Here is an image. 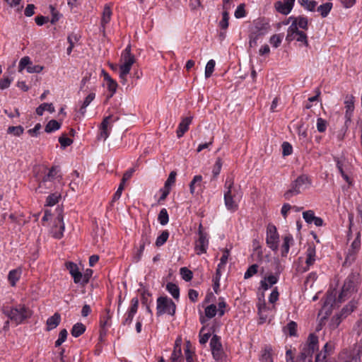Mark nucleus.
<instances>
[{
	"label": "nucleus",
	"mask_w": 362,
	"mask_h": 362,
	"mask_svg": "<svg viewBox=\"0 0 362 362\" xmlns=\"http://www.w3.org/2000/svg\"><path fill=\"white\" fill-rule=\"evenodd\" d=\"M2 313L16 325L22 323L32 315L31 310L23 304H19L12 308L4 307Z\"/></svg>",
	"instance_id": "1"
},
{
	"label": "nucleus",
	"mask_w": 362,
	"mask_h": 362,
	"mask_svg": "<svg viewBox=\"0 0 362 362\" xmlns=\"http://www.w3.org/2000/svg\"><path fill=\"white\" fill-rule=\"evenodd\" d=\"M310 185V180L306 175L298 176L291 184V188L288 189L284 194V197L286 200H289L292 197L297 195L301 192V189H305Z\"/></svg>",
	"instance_id": "2"
},
{
	"label": "nucleus",
	"mask_w": 362,
	"mask_h": 362,
	"mask_svg": "<svg viewBox=\"0 0 362 362\" xmlns=\"http://www.w3.org/2000/svg\"><path fill=\"white\" fill-rule=\"evenodd\" d=\"M156 315L160 317L164 314L174 316L176 311V305L168 296H160L156 300Z\"/></svg>",
	"instance_id": "3"
},
{
	"label": "nucleus",
	"mask_w": 362,
	"mask_h": 362,
	"mask_svg": "<svg viewBox=\"0 0 362 362\" xmlns=\"http://www.w3.org/2000/svg\"><path fill=\"white\" fill-rule=\"evenodd\" d=\"M357 276L351 274L346 278L338 296V301L342 302L352 293L357 286Z\"/></svg>",
	"instance_id": "4"
},
{
	"label": "nucleus",
	"mask_w": 362,
	"mask_h": 362,
	"mask_svg": "<svg viewBox=\"0 0 362 362\" xmlns=\"http://www.w3.org/2000/svg\"><path fill=\"white\" fill-rule=\"evenodd\" d=\"M233 186V179L227 177L225 182V187L227 190L224 193V202L226 207L230 211H235L238 209V204L233 200L232 194V188Z\"/></svg>",
	"instance_id": "5"
},
{
	"label": "nucleus",
	"mask_w": 362,
	"mask_h": 362,
	"mask_svg": "<svg viewBox=\"0 0 362 362\" xmlns=\"http://www.w3.org/2000/svg\"><path fill=\"white\" fill-rule=\"evenodd\" d=\"M279 236L276 226L269 223L267 228L266 243L272 250H277L279 247Z\"/></svg>",
	"instance_id": "6"
},
{
	"label": "nucleus",
	"mask_w": 362,
	"mask_h": 362,
	"mask_svg": "<svg viewBox=\"0 0 362 362\" xmlns=\"http://www.w3.org/2000/svg\"><path fill=\"white\" fill-rule=\"evenodd\" d=\"M270 28V25L267 20L264 18H259L255 21L254 27L250 34L259 39L269 32Z\"/></svg>",
	"instance_id": "7"
},
{
	"label": "nucleus",
	"mask_w": 362,
	"mask_h": 362,
	"mask_svg": "<svg viewBox=\"0 0 362 362\" xmlns=\"http://www.w3.org/2000/svg\"><path fill=\"white\" fill-rule=\"evenodd\" d=\"M57 211L58 212L57 216L56 218L58 223L55 224L51 230V233L53 238L56 239H61L63 237L64 231V217H63V210L62 209L58 207L57 209Z\"/></svg>",
	"instance_id": "8"
},
{
	"label": "nucleus",
	"mask_w": 362,
	"mask_h": 362,
	"mask_svg": "<svg viewBox=\"0 0 362 362\" xmlns=\"http://www.w3.org/2000/svg\"><path fill=\"white\" fill-rule=\"evenodd\" d=\"M361 247V239H360V235L358 234L357 237L355 238V240L353 241L351 245V248L349 249L348 254L346 257L344 263H349L351 264L352 262H354L356 257V253L360 249Z\"/></svg>",
	"instance_id": "9"
},
{
	"label": "nucleus",
	"mask_w": 362,
	"mask_h": 362,
	"mask_svg": "<svg viewBox=\"0 0 362 362\" xmlns=\"http://www.w3.org/2000/svg\"><path fill=\"white\" fill-rule=\"evenodd\" d=\"M354 102L355 98L352 95H347L345 98V125L347 127L349 123L351 122V117L353 115V112L354 110Z\"/></svg>",
	"instance_id": "10"
},
{
	"label": "nucleus",
	"mask_w": 362,
	"mask_h": 362,
	"mask_svg": "<svg viewBox=\"0 0 362 362\" xmlns=\"http://www.w3.org/2000/svg\"><path fill=\"white\" fill-rule=\"evenodd\" d=\"M305 254H306V260H305L306 267L303 269L302 272H307L309 269L310 267L312 266L315 262L316 250H315V245L313 243L308 244V247H307Z\"/></svg>",
	"instance_id": "11"
},
{
	"label": "nucleus",
	"mask_w": 362,
	"mask_h": 362,
	"mask_svg": "<svg viewBox=\"0 0 362 362\" xmlns=\"http://www.w3.org/2000/svg\"><path fill=\"white\" fill-rule=\"evenodd\" d=\"M104 80L107 82V88L110 92V94L107 95L106 100L105 103H107V101L115 95L117 88V83L115 80L111 78V76L107 74L105 70L102 71Z\"/></svg>",
	"instance_id": "12"
},
{
	"label": "nucleus",
	"mask_w": 362,
	"mask_h": 362,
	"mask_svg": "<svg viewBox=\"0 0 362 362\" xmlns=\"http://www.w3.org/2000/svg\"><path fill=\"white\" fill-rule=\"evenodd\" d=\"M209 245V240L206 233H202L199 235V239L195 243V250L197 255H201L206 252Z\"/></svg>",
	"instance_id": "13"
},
{
	"label": "nucleus",
	"mask_w": 362,
	"mask_h": 362,
	"mask_svg": "<svg viewBox=\"0 0 362 362\" xmlns=\"http://www.w3.org/2000/svg\"><path fill=\"white\" fill-rule=\"evenodd\" d=\"M112 115H109L103 118L100 125V133L98 136V139H103L104 141H105L108 138L110 135L108 125L110 122L112 121Z\"/></svg>",
	"instance_id": "14"
},
{
	"label": "nucleus",
	"mask_w": 362,
	"mask_h": 362,
	"mask_svg": "<svg viewBox=\"0 0 362 362\" xmlns=\"http://www.w3.org/2000/svg\"><path fill=\"white\" fill-rule=\"evenodd\" d=\"M65 265L69 274L73 277L74 283L79 284L81 282V278L82 277V273L79 271L77 264L73 262H67L65 263Z\"/></svg>",
	"instance_id": "15"
},
{
	"label": "nucleus",
	"mask_w": 362,
	"mask_h": 362,
	"mask_svg": "<svg viewBox=\"0 0 362 362\" xmlns=\"http://www.w3.org/2000/svg\"><path fill=\"white\" fill-rule=\"evenodd\" d=\"M289 19L292 20L291 25H294L296 28H300L305 30L308 29V20L307 17L304 16H299L298 17L291 16Z\"/></svg>",
	"instance_id": "16"
},
{
	"label": "nucleus",
	"mask_w": 362,
	"mask_h": 362,
	"mask_svg": "<svg viewBox=\"0 0 362 362\" xmlns=\"http://www.w3.org/2000/svg\"><path fill=\"white\" fill-rule=\"evenodd\" d=\"M192 121V117H186L180 122L177 129V136L181 138L189 129V126Z\"/></svg>",
	"instance_id": "17"
},
{
	"label": "nucleus",
	"mask_w": 362,
	"mask_h": 362,
	"mask_svg": "<svg viewBox=\"0 0 362 362\" xmlns=\"http://www.w3.org/2000/svg\"><path fill=\"white\" fill-rule=\"evenodd\" d=\"M151 228L149 224H144L143 226L142 234L140 243L143 245H150L151 242Z\"/></svg>",
	"instance_id": "18"
},
{
	"label": "nucleus",
	"mask_w": 362,
	"mask_h": 362,
	"mask_svg": "<svg viewBox=\"0 0 362 362\" xmlns=\"http://www.w3.org/2000/svg\"><path fill=\"white\" fill-rule=\"evenodd\" d=\"M81 36L79 33L72 32L67 37V41L69 44V47L66 49V53L68 55H70L75 44L81 39Z\"/></svg>",
	"instance_id": "19"
},
{
	"label": "nucleus",
	"mask_w": 362,
	"mask_h": 362,
	"mask_svg": "<svg viewBox=\"0 0 362 362\" xmlns=\"http://www.w3.org/2000/svg\"><path fill=\"white\" fill-rule=\"evenodd\" d=\"M61 322V315L58 313H55L52 316L47 320V330L50 331L56 328Z\"/></svg>",
	"instance_id": "20"
},
{
	"label": "nucleus",
	"mask_w": 362,
	"mask_h": 362,
	"mask_svg": "<svg viewBox=\"0 0 362 362\" xmlns=\"http://www.w3.org/2000/svg\"><path fill=\"white\" fill-rule=\"evenodd\" d=\"M334 302L335 299L332 295L327 296L323 303L322 308L318 315H320L323 311H325V313L327 312L329 315H330L331 308L333 306Z\"/></svg>",
	"instance_id": "21"
},
{
	"label": "nucleus",
	"mask_w": 362,
	"mask_h": 362,
	"mask_svg": "<svg viewBox=\"0 0 362 362\" xmlns=\"http://www.w3.org/2000/svg\"><path fill=\"white\" fill-rule=\"evenodd\" d=\"M86 327L81 322H77L72 327L71 334L74 337H78L86 332Z\"/></svg>",
	"instance_id": "22"
},
{
	"label": "nucleus",
	"mask_w": 362,
	"mask_h": 362,
	"mask_svg": "<svg viewBox=\"0 0 362 362\" xmlns=\"http://www.w3.org/2000/svg\"><path fill=\"white\" fill-rule=\"evenodd\" d=\"M295 34H296V40L303 43L305 47H309V43L308 40V36L306 33L302 30H300L298 28L295 26Z\"/></svg>",
	"instance_id": "23"
},
{
	"label": "nucleus",
	"mask_w": 362,
	"mask_h": 362,
	"mask_svg": "<svg viewBox=\"0 0 362 362\" xmlns=\"http://www.w3.org/2000/svg\"><path fill=\"white\" fill-rule=\"evenodd\" d=\"M57 166H52L49 170V172L44 175L42 177V184L44 185L45 182H49L51 185V182H53V180H54L57 174Z\"/></svg>",
	"instance_id": "24"
},
{
	"label": "nucleus",
	"mask_w": 362,
	"mask_h": 362,
	"mask_svg": "<svg viewBox=\"0 0 362 362\" xmlns=\"http://www.w3.org/2000/svg\"><path fill=\"white\" fill-rule=\"evenodd\" d=\"M334 160L336 162L337 168L341 175L342 177L347 182H350V178L348 176V175L344 172V160H340L338 157H334Z\"/></svg>",
	"instance_id": "25"
},
{
	"label": "nucleus",
	"mask_w": 362,
	"mask_h": 362,
	"mask_svg": "<svg viewBox=\"0 0 362 362\" xmlns=\"http://www.w3.org/2000/svg\"><path fill=\"white\" fill-rule=\"evenodd\" d=\"M45 110H47L50 113H53L55 111V109L52 103H45L36 108V114L39 116H42Z\"/></svg>",
	"instance_id": "26"
},
{
	"label": "nucleus",
	"mask_w": 362,
	"mask_h": 362,
	"mask_svg": "<svg viewBox=\"0 0 362 362\" xmlns=\"http://www.w3.org/2000/svg\"><path fill=\"white\" fill-rule=\"evenodd\" d=\"M21 274L20 269H13L9 272L8 275V280L12 286H16V282L19 280Z\"/></svg>",
	"instance_id": "27"
},
{
	"label": "nucleus",
	"mask_w": 362,
	"mask_h": 362,
	"mask_svg": "<svg viewBox=\"0 0 362 362\" xmlns=\"http://www.w3.org/2000/svg\"><path fill=\"white\" fill-rule=\"evenodd\" d=\"M166 290L172 295L175 299L178 300L180 298V288L177 285L174 283L169 282L166 285Z\"/></svg>",
	"instance_id": "28"
},
{
	"label": "nucleus",
	"mask_w": 362,
	"mask_h": 362,
	"mask_svg": "<svg viewBox=\"0 0 362 362\" xmlns=\"http://www.w3.org/2000/svg\"><path fill=\"white\" fill-rule=\"evenodd\" d=\"M298 325L294 321L289 322L286 327H284V332L288 333L290 337L297 336Z\"/></svg>",
	"instance_id": "29"
},
{
	"label": "nucleus",
	"mask_w": 362,
	"mask_h": 362,
	"mask_svg": "<svg viewBox=\"0 0 362 362\" xmlns=\"http://www.w3.org/2000/svg\"><path fill=\"white\" fill-rule=\"evenodd\" d=\"M272 351L273 350L271 346H266L262 351L260 361L262 362H273L272 358Z\"/></svg>",
	"instance_id": "30"
},
{
	"label": "nucleus",
	"mask_w": 362,
	"mask_h": 362,
	"mask_svg": "<svg viewBox=\"0 0 362 362\" xmlns=\"http://www.w3.org/2000/svg\"><path fill=\"white\" fill-rule=\"evenodd\" d=\"M293 237L291 235H286L284 238V243L282 245L281 256L286 257L289 251L290 243L293 242Z\"/></svg>",
	"instance_id": "31"
},
{
	"label": "nucleus",
	"mask_w": 362,
	"mask_h": 362,
	"mask_svg": "<svg viewBox=\"0 0 362 362\" xmlns=\"http://www.w3.org/2000/svg\"><path fill=\"white\" fill-rule=\"evenodd\" d=\"M275 8L278 12L284 15H288L292 10L287 4L280 1L275 3Z\"/></svg>",
	"instance_id": "32"
},
{
	"label": "nucleus",
	"mask_w": 362,
	"mask_h": 362,
	"mask_svg": "<svg viewBox=\"0 0 362 362\" xmlns=\"http://www.w3.org/2000/svg\"><path fill=\"white\" fill-rule=\"evenodd\" d=\"M332 6L333 4L331 2L325 3L317 8V11L320 13V15L322 18H325L328 16L330 11L332 10Z\"/></svg>",
	"instance_id": "33"
},
{
	"label": "nucleus",
	"mask_w": 362,
	"mask_h": 362,
	"mask_svg": "<svg viewBox=\"0 0 362 362\" xmlns=\"http://www.w3.org/2000/svg\"><path fill=\"white\" fill-rule=\"evenodd\" d=\"M112 16V11L110 8L107 6H105L103 9V16L101 18V25L105 28V26L106 24H107L110 19Z\"/></svg>",
	"instance_id": "34"
},
{
	"label": "nucleus",
	"mask_w": 362,
	"mask_h": 362,
	"mask_svg": "<svg viewBox=\"0 0 362 362\" xmlns=\"http://www.w3.org/2000/svg\"><path fill=\"white\" fill-rule=\"evenodd\" d=\"M61 127V123L55 119H51L46 124L45 131L47 133H51L52 132L59 129Z\"/></svg>",
	"instance_id": "35"
},
{
	"label": "nucleus",
	"mask_w": 362,
	"mask_h": 362,
	"mask_svg": "<svg viewBox=\"0 0 362 362\" xmlns=\"http://www.w3.org/2000/svg\"><path fill=\"white\" fill-rule=\"evenodd\" d=\"M170 359L171 362H182L183 359L180 346H175Z\"/></svg>",
	"instance_id": "36"
},
{
	"label": "nucleus",
	"mask_w": 362,
	"mask_h": 362,
	"mask_svg": "<svg viewBox=\"0 0 362 362\" xmlns=\"http://www.w3.org/2000/svg\"><path fill=\"white\" fill-rule=\"evenodd\" d=\"M170 233L168 230H164L162 231L161 234L158 235L156 240V246L159 247L163 245L169 238Z\"/></svg>",
	"instance_id": "37"
},
{
	"label": "nucleus",
	"mask_w": 362,
	"mask_h": 362,
	"mask_svg": "<svg viewBox=\"0 0 362 362\" xmlns=\"http://www.w3.org/2000/svg\"><path fill=\"white\" fill-rule=\"evenodd\" d=\"M298 3L309 11H314L317 6L315 0H298Z\"/></svg>",
	"instance_id": "38"
},
{
	"label": "nucleus",
	"mask_w": 362,
	"mask_h": 362,
	"mask_svg": "<svg viewBox=\"0 0 362 362\" xmlns=\"http://www.w3.org/2000/svg\"><path fill=\"white\" fill-rule=\"evenodd\" d=\"M202 181V176L200 175H195L192 180L189 183V192L192 195L195 194V185L197 186L201 185V182Z\"/></svg>",
	"instance_id": "39"
},
{
	"label": "nucleus",
	"mask_w": 362,
	"mask_h": 362,
	"mask_svg": "<svg viewBox=\"0 0 362 362\" xmlns=\"http://www.w3.org/2000/svg\"><path fill=\"white\" fill-rule=\"evenodd\" d=\"M158 221L162 226H165L169 221V215L167 209H162L158 216Z\"/></svg>",
	"instance_id": "40"
},
{
	"label": "nucleus",
	"mask_w": 362,
	"mask_h": 362,
	"mask_svg": "<svg viewBox=\"0 0 362 362\" xmlns=\"http://www.w3.org/2000/svg\"><path fill=\"white\" fill-rule=\"evenodd\" d=\"M210 347L211 350L222 349L221 337L216 334H214L210 341Z\"/></svg>",
	"instance_id": "41"
},
{
	"label": "nucleus",
	"mask_w": 362,
	"mask_h": 362,
	"mask_svg": "<svg viewBox=\"0 0 362 362\" xmlns=\"http://www.w3.org/2000/svg\"><path fill=\"white\" fill-rule=\"evenodd\" d=\"M223 165V161L221 158H218L215 162V164L213 167L212 170V174H213V178L216 179L218 175L220 174V172L221 170V168Z\"/></svg>",
	"instance_id": "42"
},
{
	"label": "nucleus",
	"mask_w": 362,
	"mask_h": 362,
	"mask_svg": "<svg viewBox=\"0 0 362 362\" xmlns=\"http://www.w3.org/2000/svg\"><path fill=\"white\" fill-rule=\"evenodd\" d=\"M36 180L38 182V187L36 188L35 191L39 192L40 193H45V191H43L44 189H51L52 187V183L51 182V185L49 182H45L44 185L42 184V178L40 180L38 178L37 175H35Z\"/></svg>",
	"instance_id": "43"
},
{
	"label": "nucleus",
	"mask_w": 362,
	"mask_h": 362,
	"mask_svg": "<svg viewBox=\"0 0 362 362\" xmlns=\"http://www.w3.org/2000/svg\"><path fill=\"white\" fill-rule=\"evenodd\" d=\"M228 21H229V13L227 11H223L222 13V19L219 22V27L222 30H226L228 27Z\"/></svg>",
	"instance_id": "44"
},
{
	"label": "nucleus",
	"mask_w": 362,
	"mask_h": 362,
	"mask_svg": "<svg viewBox=\"0 0 362 362\" xmlns=\"http://www.w3.org/2000/svg\"><path fill=\"white\" fill-rule=\"evenodd\" d=\"M342 317H343L339 313L334 315L332 317L330 323H329L330 329H337L338 327V326L340 325V323L341 322Z\"/></svg>",
	"instance_id": "45"
},
{
	"label": "nucleus",
	"mask_w": 362,
	"mask_h": 362,
	"mask_svg": "<svg viewBox=\"0 0 362 362\" xmlns=\"http://www.w3.org/2000/svg\"><path fill=\"white\" fill-rule=\"evenodd\" d=\"M180 273L182 278L186 281H189L193 278L192 272L187 267H182L180 270Z\"/></svg>",
	"instance_id": "46"
},
{
	"label": "nucleus",
	"mask_w": 362,
	"mask_h": 362,
	"mask_svg": "<svg viewBox=\"0 0 362 362\" xmlns=\"http://www.w3.org/2000/svg\"><path fill=\"white\" fill-rule=\"evenodd\" d=\"M24 132V129L22 126H11L7 129L8 134H13L16 136H20L21 134H23Z\"/></svg>",
	"instance_id": "47"
},
{
	"label": "nucleus",
	"mask_w": 362,
	"mask_h": 362,
	"mask_svg": "<svg viewBox=\"0 0 362 362\" xmlns=\"http://www.w3.org/2000/svg\"><path fill=\"white\" fill-rule=\"evenodd\" d=\"M215 61L214 59H210L206 65V68H205V77L206 78L211 77V76L212 75L214 71V67H215Z\"/></svg>",
	"instance_id": "48"
},
{
	"label": "nucleus",
	"mask_w": 362,
	"mask_h": 362,
	"mask_svg": "<svg viewBox=\"0 0 362 362\" xmlns=\"http://www.w3.org/2000/svg\"><path fill=\"white\" fill-rule=\"evenodd\" d=\"M221 273L219 269H216L215 276L213 278V288L216 293H218L220 286V279H221Z\"/></svg>",
	"instance_id": "49"
},
{
	"label": "nucleus",
	"mask_w": 362,
	"mask_h": 362,
	"mask_svg": "<svg viewBox=\"0 0 362 362\" xmlns=\"http://www.w3.org/2000/svg\"><path fill=\"white\" fill-rule=\"evenodd\" d=\"M60 196L57 193L49 194L46 199V206H52L55 205L58 202Z\"/></svg>",
	"instance_id": "50"
},
{
	"label": "nucleus",
	"mask_w": 362,
	"mask_h": 362,
	"mask_svg": "<svg viewBox=\"0 0 362 362\" xmlns=\"http://www.w3.org/2000/svg\"><path fill=\"white\" fill-rule=\"evenodd\" d=\"M258 265L256 264L250 266L244 274V279H247L257 273Z\"/></svg>",
	"instance_id": "51"
},
{
	"label": "nucleus",
	"mask_w": 362,
	"mask_h": 362,
	"mask_svg": "<svg viewBox=\"0 0 362 362\" xmlns=\"http://www.w3.org/2000/svg\"><path fill=\"white\" fill-rule=\"evenodd\" d=\"M217 313V308L214 304H211L205 308V315L211 319L214 317Z\"/></svg>",
	"instance_id": "52"
},
{
	"label": "nucleus",
	"mask_w": 362,
	"mask_h": 362,
	"mask_svg": "<svg viewBox=\"0 0 362 362\" xmlns=\"http://www.w3.org/2000/svg\"><path fill=\"white\" fill-rule=\"evenodd\" d=\"M93 271L90 269H87L84 274H82V277L81 278V282L79 284H82L83 286L87 284L90 279L91 278L93 275Z\"/></svg>",
	"instance_id": "53"
},
{
	"label": "nucleus",
	"mask_w": 362,
	"mask_h": 362,
	"mask_svg": "<svg viewBox=\"0 0 362 362\" xmlns=\"http://www.w3.org/2000/svg\"><path fill=\"white\" fill-rule=\"evenodd\" d=\"M32 62L29 57H23L21 58L18 65V71L21 72L24 69H27L28 66L31 64Z\"/></svg>",
	"instance_id": "54"
},
{
	"label": "nucleus",
	"mask_w": 362,
	"mask_h": 362,
	"mask_svg": "<svg viewBox=\"0 0 362 362\" xmlns=\"http://www.w3.org/2000/svg\"><path fill=\"white\" fill-rule=\"evenodd\" d=\"M282 155L284 156H287L291 155L293 153V147L291 144L287 141L283 142L282 145Z\"/></svg>",
	"instance_id": "55"
},
{
	"label": "nucleus",
	"mask_w": 362,
	"mask_h": 362,
	"mask_svg": "<svg viewBox=\"0 0 362 362\" xmlns=\"http://www.w3.org/2000/svg\"><path fill=\"white\" fill-rule=\"evenodd\" d=\"M327 127V122L325 119H324L321 117L317 118V129L319 132H320V133L325 132L326 131Z\"/></svg>",
	"instance_id": "56"
},
{
	"label": "nucleus",
	"mask_w": 362,
	"mask_h": 362,
	"mask_svg": "<svg viewBox=\"0 0 362 362\" xmlns=\"http://www.w3.org/2000/svg\"><path fill=\"white\" fill-rule=\"evenodd\" d=\"M303 217L307 223H312L314 221L315 216V213L312 210H308L303 213Z\"/></svg>",
	"instance_id": "57"
},
{
	"label": "nucleus",
	"mask_w": 362,
	"mask_h": 362,
	"mask_svg": "<svg viewBox=\"0 0 362 362\" xmlns=\"http://www.w3.org/2000/svg\"><path fill=\"white\" fill-rule=\"evenodd\" d=\"M176 175H177V173L175 171L170 172L167 180L165 182L164 187H166L170 189L171 186L173 185H174L175 182Z\"/></svg>",
	"instance_id": "58"
},
{
	"label": "nucleus",
	"mask_w": 362,
	"mask_h": 362,
	"mask_svg": "<svg viewBox=\"0 0 362 362\" xmlns=\"http://www.w3.org/2000/svg\"><path fill=\"white\" fill-rule=\"evenodd\" d=\"M59 142L61 144V147L65 148L66 147L72 144L74 141L73 139L66 137L65 134H63L59 138Z\"/></svg>",
	"instance_id": "59"
},
{
	"label": "nucleus",
	"mask_w": 362,
	"mask_h": 362,
	"mask_svg": "<svg viewBox=\"0 0 362 362\" xmlns=\"http://www.w3.org/2000/svg\"><path fill=\"white\" fill-rule=\"evenodd\" d=\"M282 41V37L281 35H273L269 40V42L272 45L273 47L277 48L280 46Z\"/></svg>",
	"instance_id": "60"
},
{
	"label": "nucleus",
	"mask_w": 362,
	"mask_h": 362,
	"mask_svg": "<svg viewBox=\"0 0 362 362\" xmlns=\"http://www.w3.org/2000/svg\"><path fill=\"white\" fill-rule=\"evenodd\" d=\"M134 315V313H130L129 311L127 310V313L124 314V318L122 321V325L124 326L131 325Z\"/></svg>",
	"instance_id": "61"
},
{
	"label": "nucleus",
	"mask_w": 362,
	"mask_h": 362,
	"mask_svg": "<svg viewBox=\"0 0 362 362\" xmlns=\"http://www.w3.org/2000/svg\"><path fill=\"white\" fill-rule=\"evenodd\" d=\"M235 17L236 18H243L246 15V11H245V4H240L236 8L235 11Z\"/></svg>",
	"instance_id": "62"
},
{
	"label": "nucleus",
	"mask_w": 362,
	"mask_h": 362,
	"mask_svg": "<svg viewBox=\"0 0 362 362\" xmlns=\"http://www.w3.org/2000/svg\"><path fill=\"white\" fill-rule=\"evenodd\" d=\"M138 291L141 293V303L143 305H147V303H148V298L151 296V293L148 291V289H146V288H143L142 290L141 289H139Z\"/></svg>",
	"instance_id": "63"
},
{
	"label": "nucleus",
	"mask_w": 362,
	"mask_h": 362,
	"mask_svg": "<svg viewBox=\"0 0 362 362\" xmlns=\"http://www.w3.org/2000/svg\"><path fill=\"white\" fill-rule=\"evenodd\" d=\"M280 274L279 271H277L275 274H270L268 276L265 277L264 279L269 283V286H272L274 284H276L279 280V274Z\"/></svg>",
	"instance_id": "64"
}]
</instances>
